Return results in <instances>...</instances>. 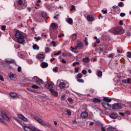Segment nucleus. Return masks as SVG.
<instances>
[{
  "label": "nucleus",
  "mask_w": 131,
  "mask_h": 131,
  "mask_svg": "<svg viewBox=\"0 0 131 131\" xmlns=\"http://www.w3.org/2000/svg\"><path fill=\"white\" fill-rule=\"evenodd\" d=\"M46 88L47 89H49L50 90L52 89V88H53V84L51 83H48L46 84Z\"/></svg>",
  "instance_id": "21"
},
{
  "label": "nucleus",
  "mask_w": 131,
  "mask_h": 131,
  "mask_svg": "<svg viewBox=\"0 0 131 131\" xmlns=\"http://www.w3.org/2000/svg\"><path fill=\"white\" fill-rule=\"evenodd\" d=\"M85 46H89V41H88V37H85V39L84 40Z\"/></svg>",
  "instance_id": "37"
},
{
  "label": "nucleus",
  "mask_w": 131,
  "mask_h": 131,
  "mask_svg": "<svg viewBox=\"0 0 131 131\" xmlns=\"http://www.w3.org/2000/svg\"><path fill=\"white\" fill-rule=\"evenodd\" d=\"M113 8L114 9H119V7H118V6H117L116 5H115V6H113Z\"/></svg>",
  "instance_id": "61"
},
{
  "label": "nucleus",
  "mask_w": 131,
  "mask_h": 131,
  "mask_svg": "<svg viewBox=\"0 0 131 131\" xmlns=\"http://www.w3.org/2000/svg\"><path fill=\"white\" fill-rule=\"evenodd\" d=\"M65 36V35H64L63 33L60 34L58 36V37L60 38L61 37H64Z\"/></svg>",
  "instance_id": "49"
},
{
  "label": "nucleus",
  "mask_w": 131,
  "mask_h": 131,
  "mask_svg": "<svg viewBox=\"0 0 131 131\" xmlns=\"http://www.w3.org/2000/svg\"><path fill=\"white\" fill-rule=\"evenodd\" d=\"M66 21L70 24V25H72L73 24V20H72V18H68L66 19Z\"/></svg>",
  "instance_id": "14"
},
{
  "label": "nucleus",
  "mask_w": 131,
  "mask_h": 131,
  "mask_svg": "<svg viewBox=\"0 0 131 131\" xmlns=\"http://www.w3.org/2000/svg\"><path fill=\"white\" fill-rule=\"evenodd\" d=\"M82 77V75L81 73H78L77 75V78H81Z\"/></svg>",
  "instance_id": "41"
},
{
  "label": "nucleus",
  "mask_w": 131,
  "mask_h": 131,
  "mask_svg": "<svg viewBox=\"0 0 131 131\" xmlns=\"http://www.w3.org/2000/svg\"><path fill=\"white\" fill-rule=\"evenodd\" d=\"M59 15H56V16H54V19H55V20H58V16Z\"/></svg>",
  "instance_id": "60"
},
{
  "label": "nucleus",
  "mask_w": 131,
  "mask_h": 131,
  "mask_svg": "<svg viewBox=\"0 0 131 131\" xmlns=\"http://www.w3.org/2000/svg\"><path fill=\"white\" fill-rule=\"evenodd\" d=\"M36 83L39 85H40V84H42L43 83V81L41 79L38 78L36 82Z\"/></svg>",
  "instance_id": "16"
},
{
  "label": "nucleus",
  "mask_w": 131,
  "mask_h": 131,
  "mask_svg": "<svg viewBox=\"0 0 131 131\" xmlns=\"http://www.w3.org/2000/svg\"><path fill=\"white\" fill-rule=\"evenodd\" d=\"M68 115H69V116H70V115H71V112L70 111V110H67L66 111Z\"/></svg>",
  "instance_id": "45"
},
{
  "label": "nucleus",
  "mask_w": 131,
  "mask_h": 131,
  "mask_svg": "<svg viewBox=\"0 0 131 131\" xmlns=\"http://www.w3.org/2000/svg\"><path fill=\"white\" fill-rule=\"evenodd\" d=\"M1 115H2V117L4 118V119L7 120V121H11V117L7 115L6 112L4 111H1Z\"/></svg>",
  "instance_id": "4"
},
{
  "label": "nucleus",
  "mask_w": 131,
  "mask_h": 131,
  "mask_svg": "<svg viewBox=\"0 0 131 131\" xmlns=\"http://www.w3.org/2000/svg\"><path fill=\"white\" fill-rule=\"evenodd\" d=\"M38 79V78L37 77V76H34V77L32 78V81L33 82H36Z\"/></svg>",
  "instance_id": "29"
},
{
  "label": "nucleus",
  "mask_w": 131,
  "mask_h": 131,
  "mask_svg": "<svg viewBox=\"0 0 131 131\" xmlns=\"http://www.w3.org/2000/svg\"><path fill=\"white\" fill-rule=\"evenodd\" d=\"M34 119L39 122L40 124H41V125H44L45 126H48V125H49V126H51V124L46 123V122L38 117H35Z\"/></svg>",
  "instance_id": "3"
},
{
  "label": "nucleus",
  "mask_w": 131,
  "mask_h": 131,
  "mask_svg": "<svg viewBox=\"0 0 131 131\" xmlns=\"http://www.w3.org/2000/svg\"><path fill=\"white\" fill-rule=\"evenodd\" d=\"M107 131H117L114 127H109L107 128Z\"/></svg>",
  "instance_id": "25"
},
{
  "label": "nucleus",
  "mask_w": 131,
  "mask_h": 131,
  "mask_svg": "<svg viewBox=\"0 0 131 131\" xmlns=\"http://www.w3.org/2000/svg\"><path fill=\"white\" fill-rule=\"evenodd\" d=\"M5 62L6 63H8L9 64H11V63H14V60H9L6 59H5Z\"/></svg>",
  "instance_id": "30"
},
{
  "label": "nucleus",
  "mask_w": 131,
  "mask_h": 131,
  "mask_svg": "<svg viewBox=\"0 0 131 131\" xmlns=\"http://www.w3.org/2000/svg\"><path fill=\"white\" fill-rule=\"evenodd\" d=\"M15 7H16V9H18V10H22V9H24V7H18V6H15Z\"/></svg>",
  "instance_id": "55"
},
{
  "label": "nucleus",
  "mask_w": 131,
  "mask_h": 131,
  "mask_svg": "<svg viewBox=\"0 0 131 131\" xmlns=\"http://www.w3.org/2000/svg\"><path fill=\"white\" fill-rule=\"evenodd\" d=\"M37 59H38L39 60H42V59L45 58V55L43 54H38L36 56Z\"/></svg>",
  "instance_id": "18"
},
{
  "label": "nucleus",
  "mask_w": 131,
  "mask_h": 131,
  "mask_svg": "<svg viewBox=\"0 0 131 131\" xmlns=\"http://www.w3.org/2000/svg\"><path fill=\"white\" fill-rule=\"evenodd\" d=\"M112 109H113V110H120V109H122V107L119 103H114L112 106Z\"/></svg>",
  "instance_id": "5"
},
{
  "label": "nucleus",
  "mask_w": 131,
  "mask_h": 131,
  "mask_svg": "<svg viewBox=\"0 0 131 131\" xmlns=\"http://www.w3.org/2000/svg\"><path fill=\"white\" fill-rule=\"evenodd\" d=\"M131 79L130 78H127L126 79H124L122 81L123 83H129L130 82Z\"/></svg>",
  "instance_id": "22"
},
{
  "label": "nucleus",
  "mask_w": 131,
  "mask_h": 131,
  "mask_svg": "<svg viewBox=\"0 0 131 131\" xmlns=\"http://www.w3.org/2000/svg\"><path fill=\"white\" fill-rule=\"evenodd\" d=\"M79 64V62H74L73 63V66H76V65H78Z\"/></svg>",
  "instance_id": "53"
},
{
  "label": "nucleus",
  "mask_w": 131,
  "mask_h": 131,
  "mask_svg": "<svg viewBox=\"0 0 131 131\" xmlns=\"http://www.w3.org/2000/svg\"><path fill=\"white\" fill-rule=\"evenodd\" d=\"M17 70H18V72H21V68H20V67H18Z\"/></svg>",
  "instance_id": "64"
},
{
  "label": "nucleus",
  "mask_w": 131,
  "mask_h": 131,
  "mask_svg": "<svg viewBox=\"0 0 131 131\" xmlns=\"http://www.w3.org/2000/svg\"><path fill=\"white\" fill-rule=\"evenodd\" d=\"M31 87L32 88V89H35V90H37L38 89H39V87L36 84H33Z\"/></svg>",
  "instance_id": "34"
},
{
  "label": "nucleus",
  "mask_w": 131,
  "mask_h": 131,
  "mask_svg": "<svg viewBox=\"0 0 131 131\" xmlns=\"http://www.w3.org/2000/svg\"><path fill=\"white\" fill-rule=\"evenodd\" d=\"M17 116L19 118H20V119H21L23 121H25L26 122H28V121H29V120L27 118L25 117V116L21 114H18L17 115Z\"/></svg>",
  "instance_id": "10"
},
{
  "label": "nucleus",
  "mask_w": 131,
  "mask_h": 131,
  "mask_svg": "<svg viewBox=\"0 0 131 131\" xmlns=\"http://www.w3.org/2000/svg\"><path fill=\"white\" fill-rule=\"evenodd\" d=\"M115 56V54L114 53L110 54L108 55V58H113Z\"/></svg>",
  "instance_id": "40"
},
{
  "label": "nucleus",
  "mask_w": 131,
  "mask_h": 131,
  "mask_svg": "<svg viewBox=\"0 0 131 131\" xmlns=\"http://www.w3.org/2000/svg\"><path fill=\"white\" fill-rule=\"evenodd\" d=\"M127 57L128 58H131V52H127Z\"/></svg>",
  "instance_id": "50"
},
{
  "label": "nucleus",
  "mask_w": 131,
  "mask_h": 131,
  "mask_svg": "<svg viewBox=\"0 0 131 131\" xmlns=\"http://www.w3.org/2000/svg\"><path fill=\"white\" fill-rule=\"evenodd\" d=\"M9 78H10V79L13 80V79H15V78L17 77V75L15 74H13L12 73H10L9 74Z\"/></svg>",
  "instance_id": "11"
},
{
  "label": "nucleus",
  "mask_w": 131,
  "mask_h": 131,
  "mask_svg": "<svg viewBox=\"0 0 131 131\" xmlns=\"http://www.w3.org/2000/svg\"><path fill=\"white\" fill-rule=\"evenodd\" d=\"M95 19V17L92 15H88L87 16V20H88V21H94Z\"/></svg>",
  "instance_id": "19"
},
{
  "label": "nucleus",
  "mask_w": 131,
  "mask_h": 131,
  "mask_svg": "<svg viewBox=\"0 0 131 131\" xmlns=\"http://www.w3.org/2000/svg\"><path fill=\"white\" fill-rule=\"evenodd\" d=\"M102 71H98V72H97V76H98V77H100L102 76Z\"/></svg>",
  "instance_id": "36"
},
{
  "label": "nucleus",
  "mask_w": 131,
  "mask_h": 131,
  "mask_svg": "<svg viewBox=\"0 0 131 131\" xmlns=\"http://www.w3.org/2000/svg\"><path fill=\"white\" fill-rule=\"evenodd\" d=\"M66 97V95L63 94L61 97V101H64L65 100V97Z\"/></svg>",
  "instance_id": "42"
},
{
  "label": "nucleus",
  "mask_w": 131,
  "mask_h": 131,
  "mask_svg": "<svg viewBox=\"0 0 131 131\" xmlns=\"http://www.w3.org/2000/svg\"><path fill=\"white\" fill-rule=\"evenodd\" d=\"M93 101L94 103H101V100L96 98L93 100Z\"/></svg>",
  "instance_id": "26"
},
{
  "label": "nucleus",
  "mask_w": 131,
  "mask_h": 131,
  "mask_svg": "<svg viewBox=\"0 0 131 131\" xmlns=\"http://www.w3.org/2000/svg\"><path fill=\"white\" fill-rule=\"evenodd\" d=\"M51 27L52 28H53V29H57V28H58L57 24H56L55 23L52 24Z\"/></svg>",
  "instance_id": "27"
},
{
  "label": "nucleus",
  "mask_w": 131,
  "mask_h": 131,
  "mask_svg": "<svg viewBox=\"0 0 131 131\" xmlns=\"http://www.w3.org/2000/svg\"><path fill=\"white\" fill-rule=\"evenodd\" d=\"M60 54H61V51H58L57 53L54 54V56H59Z\"/></svg>",
  "instance_id": "54"
},
{
  "label": "nucleus",
  "mask_w": 131,
  "mask_h": 131,
  "mask_svg": "<svg viewBox=\"0 0 131 131\" xmlns=\"http://www.w3.org/2000/svg\"><path fill=\"white\" fill-rule=\"evenodd\" d=\"M22 126L24 128V130L25 131H33L34 128H36L34 126L29 127L28 126L25 125V124H22Z\"/></svg>",
  "instance_id": "6"
},
{
  "label": "nucleus",
  "mask_w": 131,
  "mask_h": 131,
  "mask_svg": "<svg viewBox=\"0 0 131 131\" xmlns=\"http://www.w3.org/2000/svg\"><path fill=\"white\" fill-rule=\"evenodd\" d=\"M14 119H15V120H17V122H19V123H20V124L22 125V124H24V123H23V122H22V121H21L20 119H19V118H17V117H13Z\"/></svg>",
  "instance_id": "24"
},
{
  "label": "nucleus",
  "mask_w": 131,
  "mask_h": 131,
  "mask_svg": "<svg viewBox=\"0 0 131 131\" xmlns=\"http://www.w3.org/2000/svg\"><path fill=\"white\" fill-rule=\"evenodd\" d=\"M77 81H78V82H80L81 83H83V82H84V81L82 79H77Z\"/></svg>",
  "instance_id": "39"
},
{
  "label": "nucleus",
  "mask_w": 131,
  "mask_h": 131,
  "mask_svg": "<svg viewBox=\"0 0 131 131\" xmlns=\"http://www.w3.org/2000/svg\"><path fill=\"white\" fill-rule=\"evenodd\" d=\"M107 104H108V103H102V105L103 108H104V109H105L106 110H108L109 109H108L106 107V106H107Z\"/></svg>",
  "instance_id": "38"
},
{
  "label": "nucleus",
  "mask_w": 131,
  "mask_h": 131,
  "mask_svg": "<svg viewBox=\"0 0 131 131\" xmlns=\"http://www.w3.org/2000/svg\"><path fill=\"white\" fill-rule=\"evenodd\" d=\"M0 80H1L2 81H4V78L3 77V76L0 75Z\"/></svg>",
  "instance_id": "59"
},
{
  "label": "nucleus",
  "mask_w": 131,
  "mask_h": 131,
  "mask_svg": "<svg viewBox=\"0 0 131 131\" xmlns=\"http://www.w3.org/2000/svg\"><path fill=\"white\" fill-rule=\"evenodd\" d=\"M40 66L42 68H47L49 66V64L47 62H43L41 63Z\"/></svg>",
  "instance_id": "15"
},
{
  "label": "nucleus",
  "mask_w": 131,
  "mask_h": 131,
  "mask_svg": "<svg viewBox=\"0 0 131 131\" xmlns=\"http://www.w3.org/2000/svg\"><path fill=\"white\" fill-rule=\"evenodd\" d=\"M120 16L121 17H124V16H125V14L124 13H121L120 14Z\"/></svg>",
  "instance_id": "56"
},
{
  "label": "nucleus",
  "mask_w": 131,
  "mask_h": 131,
  "mask_svg": "<svg viewBox=\"0 0 131 131\" xmlns=\"http://www.w3.org/2000/svg\"><path fill=\"white\" fill-rule=\"evenodd\" d=\"M82 73H83V74L84 75H85V74H86V73H88V72H86V71L83 70H82Z\"/></svg>",
  "instance_id": "52"
},
{
  "label": "nucleus",
  "mask_w": 131,
  "mask_h": 131,
  "mask_svg": "<svg viewBox=\"0 0 131 131\" xmlns=\"http://www.w3.org/2000/svg\"><path fill=\"white\" fill-rule=\"evenodd\" d=\"M124 5V4H123V2H121L119 4V6H120L121 8H122V7H123Z\"/></svg>",
  "instance_id": "46"
},
{
  "label": "nucleus",
  "mask_w": 131,
  "mask_h": 131,
  "mask_svg": "<svg viewBox=\"0 0 131 131\" xmlns=\"http://www.w3.org/2000/svg\"><path fill=\"white\" fill-rule=\"evenodd\" d=\"M83 62L85 63H88V62H90V58L89 57H85L83 59Z\"/></svg>",
  "instance_id": "31"
},
{
  "label": "nucleus",
  "mask_w": 131,
  "mask_h": 131,
  "mask_svg": "<svg viewBox=\"0 0 131 131\" xmlns=\"http://www.w3.org/2000/svg\"><path fill=\"white\" fill-rule=\"evenodd\" d=\"M34 38L37 41H38V40H40V39H41V37L40 36L34 37Z\"/></svg>",
  "instance_id": "43"
},
{
  "label": "nucleus",
  "mask_w": 131,
  "mask_h": 131,
  "mask_svg": "<svg viewBox=\"0 0 131 131\" xmlns=\"http://www.w3.org/2000/svg\"><path fill=\"white\" fill-rule=\"evenodd\" d=\"M103 101L104 102H107L108 103H110L111 102H112V99H110V98L109 97H104Z\"/></svg>",
  "instance_id": "20"
},
{
  "label": "nucleus",
  "mask_w": 131,
  "mask_h": 131,
  "mask_svg": "<svg viewBox=\"0 0 131 131\" xmlns=\"http://www.w3.org/2000/svg\"><path fill=\"white\" fill-rule=\"evenodd\" d=\"M113 31L114 33H115V34L120 33V32H124V30L120 28V27H117V28L113 29Z\"/></svg>",
  "instance_id": "7"
},
{
  "label": "nucleus",
  "mask_w": 131,
  "mask_h": 131,
  "mask_svg": "<svg viewBox=\"0 0 131 131\" xmlns=\"http://www.w3.org/2000/svg\"><path fill=\"white\" fill-rule=\"evenodd\" d=\"M53 72H57L58 71V67H55L53 69Z\"/></svg>",
  "instance_id": "47"
},
{
  "label": "nucleus",
  "mask_w": 131,
  "mask_h": 131,
  "mask_svg": "<svg viewBox=\"0 0 131 131\" xmlns=\"http://www.w3.org/2000/svg\"><path fill=\"white\" fill-rule=\"evenodd\" d=\"M46 8H47L48 9H51L52 8V6L50 5V4H46Z\"/></svg>",
  "instance_id": "44"
},
{
  "label": "nucleus",
  "mask_w": 131,
  "mask_h": 131,
  "mask_svg": "<svg viewBox=\"0 0 131 131\" xmlns=\"http://www.w3.org/2000/svg\"><path fill=\"white\" fill-rule=\"evenodd\" d=\"M57 83H58V86L61 90H63L66 88H69V83L68 82L63 81V80H58Z\"/></svg>",
  "instance_id": "2"
},
{
  "label": "nucleus",
  "mask_w": 131,
  "mask_h": 131,
  "mask_svg": "<svg viewBox=\"0 0 131 131\" xmlns=\"http://www.w3.org/2000/svg\"><path fill=\"white\" fill-rule=\"evenodd\" d=\"M45 52L46 54H48L51 52V49H50L49 47L46 48L45 50Z\"/></svg>",
  "instance_id": "33"
},
{
  "label": "nucleus",
  "mask_w": 131,
  "mask_h": 131,
  "mask_svg": "<svg viewBox=\"0 0 131 131\" xmlns=\"http://www.w3.org/2000/svg\"><path fill=\"white\" fill-rule=\"evenodd\" d=\"M15 36L17 38V41L19 43H23L25 42V40L24 39L25 36H24L23 33L21 31L19 30L16 31Z\"/></svg>",
  "instance_id": "1"
},
{
  "label": "nucleus",
  "mask_w": 131,
  "mask_h": 131,
  "mask_svg": "<svg viewBox=\"0 0 131 131\" xmlns=\"http://www.w3.org/2000/svg\"><path fill=\"white\" fill-rule=\"evenodd\" d=\"M101 12L103 13V14H107V10H102Z\"/></svg>",
  "instance_id": "58"
},
{
  "label": "nucleus",
  "mask_w": 131,
  "mask_h": 131,
  "mask_svg": "<svg viewBox=\"0 0 131 131\" xmlns=\"http://www.w3.org/2000/svg\"><path fill=\"white\" fill-rule=\"evenodd\" d=\"M18 5L19 6H25V7H27V1L26 0H18Z\"/></svg>",
  "instance_id": "9"
},
{
  "label": "nucleus",
  "mask_w": 131,
  "mask_h": 131,
  "mask_svg": "<svg viewBox=\"0 0 131 131\" xmlns=\"http://www.w3.org/2000/svg\"><path fill=\"white\" fill-rule=\"evenodd\" d=\"M6 29V26H3L2 27V30H5Z\"/></svg>",
  "instance_id": "62"
},
{
  "label": "nucleus",
  "mask_w": 131,
  "mask_h": 131,
  "mask_svg": "<svg viewBox=\"0 0 131 131\" xmlns=\"http://www.w3.org/2000/svg\"><path fill=\"white\" fill-rule=\"evenodd\" d=\"M71 38L73 40H75V39H76V38H77L76 34H73V35H72Z\"/></svg>",
  "instance_id": "28"
},
{
  "label": "nucleus",
  "mask_w": 131,
  "mask_h": 131,
  "mask_svg": "<svg viewBox=\"0 0 131 131\" xmlns=\"http://www.w3.org/2000/svg\"><path fill=\"white\" fill-rule=\"evenodd\" d=\"M51 45H52L53 47H56V42H55V41H52L51 42Z\"/></svg>",
  "instance_id": "51"
},
{
  "label": "nucleus",
  "mask_w": 131,
  "mask_h": 131,
  "mask_svg": "<svg viewBox=\"0 0 131 131\" xmlns=\"http://www.w3.org/2000/svg\"><path fill=\"white\" fill-rule=\"evenodd\" d=\"M72 50H79V49H78V47H77V46H75L74 48H72Z\"/></svg>",
  "instance_id": "63"
},
{
  "label": "nucleus",
  "mask_w": 131,
  "mask_h": 131,
  "mask_svg": "<svg viewBox=\"0 0 131 131\" xmlns=\"http://www.w3.org/2000/svg\"><path fill=\"white\" fill-rule=\"evenodd\" d=\"M10 96L12 99H19V98H20L21 97L15 92H10Z\"/></svg>",
  "instance_id": "8"
},
{
  "label": "nucleus",
  "mask_w": 131,
  "mask_h": 131,
  "mask_svg": "<svg viewBox=\"0 0 131 131\" xmlns=\"http://www.w3.org/2000/svg\"><path fill=\"white\" fill-rule=\"evenodd\" d=\"M68 101L69 102H70V103H72V101H73V100L72 99V98H68Z\"/></svg>",
  "instance_id": "57"
},
{
  "label": "nucleus",
  "mask_w": 131,
  "mask_h": 131,
  "mask_svg": "<svg viewBox=\"0 0 131 131\" xmlns=\"http://www.w3.org/2000/svg\"><path fill=\"white\" fill-rule=\"evenodd\" d=\"M78 70H79V67L75 68V73H78Z\"/></svg>",
  "instance_id": "48"
},
{
  "label": "nucleus",
  "mask_w": 131,
  "mask_h": 131,
  "mask_svg": "<svg viewBox=\"0 0 131 131\" xmlns=\"http://www.w3.org/2000/svg\"><path fill=\"white\" fill-rule=\"evenodd\" d=\"M80 116L82 117V118H86V117L89 116V115L88 114V113L83 112L81 113Z\"/></svg>",
  "instance_id": "12"
},
{
  "label": "nucleus",
  "mask_w": 131,
  "mask_h": 131,
  "mask_svg": "<svg viewBox=\"0 0 131 131\" xmlns=\"http://www.w3.org/2000/svg\"><path fill=\"white\" fill-rule=\"evenodd\" d=\"M50 91L51 94H52V95H53V96H57L58 95V93H57L56 92L54 91V90L50 89Z\"/></svg>",
  "instance_id": "23"
},
{
  "label": "nucleus",
  "mask_w": 131,
  "mask_h": 131,
  "mask_svg": "<svg viewBox=\"0 0 131 131\" xmlns=\"http://www.w3.org/2000/svg\"><path fill=\"white\" fill-rule=\"evenodd\" d=\"M33 50H39V47H38V46H37V45L34 44L33 46Z\"/></svg>",
  "instance_id": "35"
},
{
  "label": "nucleus",
  "mask_w": 131,
  "mask_h": 131,
  "mask_svg": "<svg viewBox=\"0 0 131 131\" xmlns=\"http://www.w3.org/2000/svg\"><path fill=\"white\" fill-rule=\"evenodd\" d=\"M109 116L111 117V118H113V119H115V118H117V115L114 113L110 114Z\"/></svg>",
  "instance_id": "13"
},
{
  "label": "nucleus",
  "mask_w": 131,
  "mask_h": 131,
  "mask_svg": "<svg viewBox=\"0 0 131 131\" xmlns=\"http://www.w3.org/2000/svg\"><path fill=\"white\" fill-rule=\"evenodd\" d=\"M77 48L79 50L82 49L83 48V43L80 42L77 43Z\"/></svg>",
  "instance_id": "17"
},
{
  "label": "nucleus",
  "mask_w": 131,
  "mask_h": 131,
  "mask_svg": "<svg viewBox=\"0 0 131 131\" xmlns=\"http://www.w3.org/2000/svg\"><path fill=\"white\" fill-rule=\"evenodd\" d=\"M42 16L44 19H47L48 18V15H47V13L46 12H42Z\"/></svg>",
  "instance_id": "32"
}]
</instances>
